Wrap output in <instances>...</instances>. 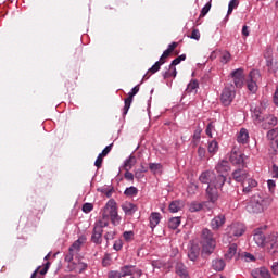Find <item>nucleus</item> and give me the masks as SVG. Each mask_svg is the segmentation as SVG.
<instances>
[{"instance_id": "b1692460", "label": "nucleus", "mask_w": 278, "mask_h": 278, "mask_svg": "<svg viewBox=\"0 0 278 278\" xmlns=\"http://www.w3.org/2000/svg\"><path fill=\"white\" fill-rule=\"evenodd\" d=\"M264 124L263 127L264 129H266V127H275V125H277V117H275L274 115H267L265 116V119H263Z\"/></svg>"}, {"instance_id": "39448f33", "label": "nucleus", "mask_w": 278, "mask_h": 278, "mask_svg": "<svg viewBox=\"0 0 278 278\" xmlns=\"http://www.w3.org/2000/svg\"><path fill=\"white\" fill-rule=\"evenodd\" d=\"M233 99H236V87L233 85H228L222 91L220 101L227 108L231 105Z\"/></svg>"}, {"instance_id": "680f3d73", "label": "nucleus", "mask_w": 278, "mask_h": 278, "mask_svg": "<svg viewBox=\"0 0 278 278\" xmlns=\"http://www.w3.org/2000/svg\"><path fill=\"white\" fill-rule=\"evenodd\" d=\"M113 249L115 251H121L123 249V241L122 240L115 241V243L113 244Z\"/></svg>"}, {"instance_id": "473e14b6", "label": "nucleus", "mask_w": 278, "mask_h": 278, "mask_svg": "<svg viewBox=\"0 0 278 278\" xmlns=\"http://www.w3.org/2000/svg\"><path fill=\"white\" fill-rule=\"evenodd\" d=\"M124 194L126 197H136L138 194V188L131 186L125 189Z\"/></svg>"}, {"instance_id": "aec40b11", "label": "nucleus", "mask_w": 278, "mask_h": 278, "mask_svg": "<svg viewBox=\"0 0 278 278\" xmlns=\"http://www.w3.org/2000/svg\"><path fill=\"white\" fill-rule=\"evenodd\" d=\"M103 240V230H101V228H94L92 230V235H91V242H93V244H101Z\"/></svg>"}, {"instance_id": "bf43d9fd", "label": "nucleus", "mask_w": 278, "mask_h": 278, "mask_svg": "<svg viewBox=\"0 0 278 278\" xmlns=\"http://www.w3.org/2000/svg\"><path fill=\"white\" fill-rule=\"evenodd\" d=\"M123 237L126 240V242H129V240H131L134 238V231H125L123 233Z\"/></svg>"}, {"instance_id": "603ef678", "label": "nucleus", "mask_w": 278, "mask_h": 278, "mask_svg": "<svg viewBox=\"0 0 278 278\" xmlns=\"http://www.w3.org/2000/svg\"><path fill=\"white\" fill-rule=\"evenodd\" d=\"M140 92V85L135 86L131 91L128 93V97H130V99H134V97H136V93Z\"/></svg>"}, {"instance_id": "dca6fc26", "label": "nucleus", "mask_w": 278, "mask_h": 278, "mask_svg": "<svg viewBox=\"0 0 278 278\" xmlns=\"http://www.w3.org/2000/svg\"><path fill=\"white\" fill-rule=\"evenodd\" d=\"M253 278H270V271L266 267H261L252 270Z\"/></svg>"}, {"instance_id": "a19ab883", "label": "nucleus", "mask_w": 278, "mask_h": 278, "mask_svg": "<svg viewBox=\"0 0 278 278\" xmlns=\"http://www.w3.org/2000/svg\"><path fill=\"white\" fill-rule=\"evenodd\" d=\"M238 5H240V1H238V0H230V2L228 4V12H227L228 16H229V14H231V12H233L235 8H238Z\"/></svg>"}, {"instance_id": "a211bd4d", "label": "nucleus", "mask_w": 278, "mask_h": 278, "mask_svg": "<svg viewBox=\"0 0 278 278\" xmlns=\"http://www.w3.org/2000/svg\"><path fill=\"white\" fill-rule=\"evenodd\" d=\"M122 210L125 212L126 216H134L136 214V211L138 210V205L131 203V202H125L122 204Z\"/></svg>"}, {"instance_id": "13d9d810", "label": "nucleus", "mask_w": 278, "mask_h": 278, "mask_svg": "<svg viewBox=\"0 0 278 278\" xmlns=\"http://www.w3.org/2000/svg\"><path fill=\"white\" fill-rule=\"evenodd\" d=\"M179 43L174 41L168 46V48L165 51H167L170 55V53H173V51H175V49H177Z\"/></svg>"}, {"instance_id": "37998d69", "label": "nucleus", "mask_w": 278, "mask_h": 278, "mask_svg": "<svg viewBox=\"0 0 278 278\" xmlns=\"http://www.w3.org/2000/svg\"><path fill=\"white\" fill-rule=\"evenodd\" d=\"M81 239L76 240L68 249L70 252L72 251H79L81 249Z\"/></svg>"}, {"instance_id": "79ce46f5", "label": "nucleus", "mask_w": 278, "mask_h": 278, "mask_svg": "<svg viewBox=\"0 0 278 278\" xmlns=\"http://www.w3.org/2000/svg\"><path fill=\"white\" fill-rule=\"evenodd\" d=\"M212 10V2H207L201 10L200 18H203V16L207 15V12Z\"/></svg>"}, {"instance_id": "052dcab7", "label": "nucleus", "mask_w": 278, "mask_h": 278, "mask_svg": "<svg viewBox=\"0 0 278 278\" xmlns=\"http://www.w3.org/2000/svg\"><path fill=\"white\" fill-rule=\"evenodd\" d=\"M49 266H51V263L47 262L45 264V267L41 270L39 269V271H38L39 275H41V276L47 275V273L49 271Z\"/></svg>"}, {"instance_id": "f8f14e48", "label": "nucleus", "mask_w": 278, "mask_h": 278, "mask_svg": "<svg viewBox=\"0 0 278 278\" xmlns=\"http://www.w3.org/2000/svg\"><path fill=\"white\" fill-rule=\"evenodd\" d=\"M215 170L217 172L216 175H223L225 181H227V174L231 170V167L228 161L223 160L216 165Z\"/></svg>"}, {"instance_id": "412c9836", "label": "nucleus", "mask_w": 278, "mask_h": 278, "mask_svg": "<svg viewBox=\"0 0 278 278\" xmlns=\"http://www.w3.org/2000/svg\"><path fill=\"white\" fill-rule=\"evenodd\" d=\"M160 220H162V215L157 212H152L150 215L151 229H155V227H157V225H160Z\"/></svg>"}, {"instance_id": "a18cd8bd", "label": "nucleus", "mask_w": 278, "mask_h": 278, "mask_svg": "<svg viewBox=\"0 0 278 278\" xmlns=\"http://www.w3.org/2000/svg\"><path fill=\"white\" fill-rule=\"evenodd\" d=\"M162 65L163 64L160 61H156L155 64L148 71V73L154 75V73H157V71H160Z\"/></svg>"}, {"instance_id": "f257e3e1", "label": "nucleus", "mask_w": 278, "mask_h": 278, "mask_svg": "<svg viewBox=\"0 0 278 278\" xmlns=\"http://www.w3.org/2000/svg\"><path fill=\"white\" fill-rule=\"evenodd\" d=\"M110 218L113 225H118V223H121V216H118V207L116 206V201L114 199H111L106 203L102 213V219L96 223L94 228L103 231V228L110 225Z\"/></svg>"}, {"instance_id": "ea45409f", "label": "nucleus", "mask_w": 278, "mask_h": 278, "mask_svg": "<svg viewBox=\"0 0 278 278\" xmlns=\"http://www.w3.org/2000/svg\"><path fill=\"white\" fill-rule=\"evenodd\" d=\"M254 118L255 121H258V123L266 121V117L262 116V110L260 108L254 109Z\"/></svg>"}, {"instance_id": "f03ea898", "label": "nucleus", "mask_w": 278, "mask_h": 278, "mask_svg": "<svg viewBox=\"0 0 278 278\" xmlns=\"http://www.w3.org/2000/svg\"><path fill=\"white\" fill-rule=\"evenodd\" d=\"M201 244L203 255H212L216 249V239L212 230L204 228L201 233Z\"/></svg>"}, {"instance_id": "cd10ccee", "label": "nucleus", "mask_w": 278, "mask_h": 278, "mask_svg": "<svg viewBox=\"0 0 278 278\" xmlns=\"http://www.w3.org/2000/svg\"><path fill=\"white\" fill-rule=\"evenodd\" d=\"M175 270L179 275V277L188 275V269L186 268V265H184V263L181 262H178L176 264Z\"/></svg>"}, {"instance_id": "2f4dec72", "label": "nucleus", "mask_w": 278, "mask_h": 278, "mask_svg": "<svg viewBox=\"0 0 278 278\" xmlns=\"http://www.w3.org/2000/svg\"><path fill=\"white\" fill-rule=\"evenodd\" d=\"M134 101V98H130L129 96L124 100V111H123V115L127 116V112H129V108H131V103Z\"/></svg>"}, {"instance_id": "393cba45", "label": "nucleus", "mask_w": 278, "mask_h": 278, "mask_svg": "<svg viewBox=\"0 0 278 278\" xmlns=\"http://www.w3.org/2000/svg\"><path fill=\"white\" fill-rule=\"evenodd\" d=\"M170 77H177V67L169 64L168 70L163 73V78L170 79Z\"/></svg>"}, {"instance_id": "0e129e2a", "label": "nucleus", "mask_w": 278, "mask_h": 278, "mask_svg": "<svg viewBox=\"0 0 278 278\" xmlns=\"http://www.w3.org/2000/svg\"><path fill=\"white\" fill-rule=\"evenodd\" d=\"M271 273H273V275L278 276V262H275V263L271 265Z\"/></svg>"}, {"instance_id": "f704fd0d", "label": "nucleus", "mask_w": 278, "mask_h": 278, "mask_svg": "<svg viewBox=\"0 0 278 278\" xmlns=\"http://www.w3.org/2000/svg\"><path fill=\"white\" fill-rule=\"evenodd\" d=\"M149 168H150L151 173H153L155 175V174L160 173V170H162V164L150 163Z\"/></svg>"}, {"instance_id": "5fc2aeb1", "label": "nucleus", "mask_w": 278, "mask_h": 278, "mask_svg": "<svg viewBox=\"0 0 278 278\" xmlns=\"http://www.w3.org/2000/svg\"><path fill=\"white\" fill-rule=\"evenodd\" d=\"M269 253H271V255L278 253V242L270 243Z\"/></svg>"}, {"instance_id": "20e7f679", "label": "nucleus", "mask_w": 278, "mask_h": 278, "mask_svg": "<svg viewBox=\"0 0 278 278\" xmlns=\"http://www.w3.org/2000/svg\"><path fill=\"white\" fill-rule=\"evenodd\" d=\"M201 184H207V186H212L216 184V186H225V176L216 175V173L212 170L203 172L199 177Z\"/></svg>"}, {"instance_id": "49530a36", "label": "nucleus", "mask_w": 278, "mask_h": 278, "mask_svg": "<svg viewBox=\"0 0 278 278\" xmlns=\"http://www.w3.org/2000/svg\"><path fill=\"white\" fill-rule=\"evenodd\" d=\"M277 136H278V127L274 128L267 132L268 140H275V138H277Z\"/></svg>"}, {"instance_id": "de8ad7c7", "label": "nucleus", "mask_w": 278, "mask_h": 278, "mask_svg": "<svg viewBox=\"0 0 278 278\" xmlns=\"http://www.w3.org/2000/svg\"><path fill=\"white\" fill-rule=\"evenodd\" d=\"M92 210H94V205L92 203H85L83 205V212H85V214H90Z\"/></svg>"}, {"instance_id": "c03bdc74", "label": "nucleus", "mask_w": 278, "mask_h": 278, "mask_svg": "<svg viewBox=\"0 0 278 278\" xmlns=\"http://www.w3.org/2000/svg\"><path fill=\"white\" fill-rule=\"evenodd\" d=\"M229 60H231V53H229V51L223 52L222 59H220L222 64H227Z\"/></svg>"}, {"instance_id": "2eb2a0df", "label": "nucleus", "mask_w": 278, "mask_h": 278, "mask_svg": "<svg viewBox=\"0 0 278 278\" xmlns=\"http://www.w3.org/2000/svg\"><path fill=\"white\" fill-rule=\"evenodd\" d=\"M225 215L220 214L215 216L212 220H211V227L214 231H218V229H220V227H223V225H225Z\"/></svg>"}, {"instance_id": "e2e57ef3", "label": "nucleus", "mask_w": 278, "mask_h": 278, "mask_svg": "<svg viewBox=\"0 0 278 278\" xmlns=\"http://www.w3.org/2000/svg\"><path fill=\"white\" fill-rule=\"evenodd\" d=\"M245 184H248V186H249L250 188H257V182H256L254 179H252V178H249V179L245 181Z\"/></svg>"}, {"instance_id": "4d7b16f0", "label": "nucleus", "mask_w": 278, "mask_h": 278, "mask_svg": "<svg viewBox=\"0 0 278 278\" xmlns=\"http://www.w3.org/2000/svg\"><path fill=\"white\" fill-rule=\"evenodd\" d=\"M243 257L245 262H255V256L249 252H244Z\"/></svg>"}, {"instance_id": "338daca9", "label": "nucleus", "mask_w": 278, "mask_h": 278, "mask_svg": "<svg viewBox=\"0 0 278 278\" xmlns=\"http://www.w3.org/2000/svg\"><path fill=\"white\" fill-rule=\"evenodd\" d=\"M271 149H274V153L278 155V140L271 142Z\"/></svg>"}, {"instance_id": "6ab92c4d", "label": "nucleus", "mask_w": 278, "mask_h": 278, "mask_svg": "<svg viewBox=\"0 0 278 278\" xmlns=\"http://www.w3.org/2000/svg\"><path fill=\"white\" fill-rule=\"evenodd\" d=\"M232 177L235 181H238L240 184L242 181H247V177H249V174L247 173V170L239 168L232 173Z\"/></svg>"}, {"instance_id": "9b49d317", "label": "nucleus", "mask_w": 278, "mask_h": 278, "mask_svg": "<svg viewBox=\"0 0 278 278\" xmlns=\"http://www.w3.org/2000/svg\"><path fill=\"white\" fill-rule=\"evenodd\" d=\"M244 233V224H231L228 230L229 238H240Z\"/></svg>"}, {"instance_id": "423d86ee", "label": "nucleus", "mask_w": 278, "mask_h": 278, "mask_svg": "<svg viewBox=\"0 0 278 278\" xmlns=\"http://www.w3.org/2000/svg\"><path fill=\"white\" fill-rule=\"evenodd\" d=\"M260 71L252 70L248 76L247 86L248 90L255 94L257 92V79H260Z\"/></svg>"}, {"instance_id": "7c9ffc66", "label": "nucleus", "mask_w": 278, "mask_h": 278, "mask_svg": "<svg viewBox=\"0 0 278 278\" xmlns=\"http://www.w3.org/2000/svg\"><path fill=\"white\" fill-rule=\"evenodd\" d=\"M179 225H181V217H172L168 220L169 229H177V227H179Z\"/></svg>"}, {"instance_id": "e433bc0d", "label": "nucleus", "mask_w": 278, "mask_h": 278, "mask_svg": "<svg viewBox=\"0 0 278 278\" xmlns=\"http://www.w3.org/2000/svg\"><path fill=\"white\" fill-rule=\"evenodd\" d=\"M218 151V142L216 140H212L208 143V153H216Z\"/></svg>"}, {"instance_id": "4c0bfd02", "label": "nucleus", "mask_w": 278, "mask_h": 278, "mask_svg": "<svg viewBox=\"0 0 278 278\" xmlns=\"http://www.w3.org/2000/svg\"><path fill=\"white\" fill-rule=\"evenodd\" d=\"M179 210H181V206L179 205V201H173L169 204V212H172L173 214L179 212Z\"/></svg>"}, {"instance_id": "bb28decb", "label": "nucleus", "mask_w": 278, "mask_h": 278, "mask_svg": "<svg viewBox=\"0 0 278 278\" xmlns=\"http://www.w3.org/2000/svg\"><path fill=\"white\" fill-rule=\"evenodd\" d=\"M237 252H238V244L236 243L230 244L227 253L225 254L226 260H233Z\"/></svg>"}, {"instance_id": "7ed1b4c3", "label": "nucleus", "mask_w": 278, "mask_h": 278, "mask_svg": "<svg viewBox=\"0 0 278 278\" xmlns=\"http://www.w3.org/2000/svg\"><path fill=\"white\" fill-rule=\"evenodd\" d=\"M266 207V199H264L260 193H256L250 198L245 210L249 214H262Z\"/></svg>"}, {"instance_id": "09e8293b", "label": "nucleus", "mask_w": 278, "mask_h": 278, "mask_svg": "<svg viewBox=\"0 0 278 278\" xmlns=\"http://www.w3.org/2000/svg\"><path fill=\"white\" fill-rule=\"evenodd\" d=\"M108 278H123V274L121 273V270H111L108 274Z\"/></svg>"}, {"instance_id": "c85d7f7f", "label": "nucleus", "mask_w": 278, "mask_h": 278, "mask_svg": "<svg viewBox=\"0 0 278 278\" xmlns=\"http://www.w3.org/2000/svg\"><path fill=\"white\" fill-rule=\"evenodd\" d=\"M188 257L191 262H197V258L199 257V247L192 245L189 250Z\"/></svg>"}, {"instance_id": "864d4df0", "label": "nucleus", "mask_w": 278, "mask_h": 278, "mask_svg": "<svg viewBox=\"0 0 278 278\" xmlns=\"http://www.w3.org/2000/svg\"><path fill=\"white\" fill-rule=\"evenodd\" d=\"M170 56V53H168L166 50L163 52V54L161 55L159 62L161 64H166V59Z\"/></svg>"}, {"instance_id": "c756f323", "label": "nucleus", "mask_w": 278, "mask_h": 278, "mask_svg": "<svg viewBox=\"0 0 278 278\" xmlns=\"http://www.w3.org/2000/svg\"><path fill=\"white\" fill-rule=\"evenodd\" d=\"M134 166H136V156L130 155L124 163V168L125 170H131V168H134Z\"/></svg>"}, {"instance_id": "72a5a7b5", "label": "nucleus", "mask_w": 278, "mask_h": 278, "mask_svg": "<svg viewBox=\"0 0 278 278\" xmlns=\"http://www.w3.org/2000/svg\"><path fill=\"white\" fill-rule=\"evenodd\" d=\"M263 55H264V59L266 61L274 60V58H273V46H267Z\"/></svg>"}, {"instance_id": "774afa93", "label": "nucleus", "mask_w": 278, "mask_h": 278, "mask_svg": "<svg viewBox=\"0 0 278 278\" xmlns=\"http://www.w3.org/2000/svg\"><path fill=\"white\" fill-rule=\"evenodd\" d=\"M274 103L278 108V85H277L275 93H274Z\"/></svg>"}, {"instance_id": "58836bf2", "label": "nucleus", "mask_w": 278, "mask_h": 278, "mask_svg": "<svg viewBox=\"0 0 278 278\" xmlns=\"http://www.w3.org/2000/svg\"><path fill=\"white\" fill-rule=\"evenodd\" d=\"M190 212H201L203 210V204L199 202H192L189 207Z\"/></svg>"}, {"instance_id": "ddd939ff", "label": "nucleus", "mask_w": 278, "mask_h": 278, "mask_svg": "<svg viewBox=\"0 0 278 278\" xmlns=\"http://www.w3.org/2000/svg\"><path fill=\"white\" fill-rule=\"evenodd\" d=\"M86 268H88V264L81 262V261H77V262H73L71 264H68V269L71 273H79L81 274L84 270H86Z\"/></svg>"}, {"instance_id": "5701e85b", "label": "nucleus", "mask_w": 278, "mask_h": 278, "mask_svg": "<svg viewBox=\"0 0 278 278\" xmlns=\"http://www.w3.org/2000/svg\"><path fill=\"white\" fill-rule=\"evenodd\" d=\"M237 141L241 144H247L249 142V131L242 128L237 137Z\"/></svg>"}, {"instance_id": "6e6d98bb", "label": "nucleus", "mask_w": 278, "mask_h": 278, "mask_svg": "<svg viewBox=\"0 0 278 278\" xmlns=\"http://www.w3.org/2000/svg\"><path fill=\"white\" fill-rule=\"evenodd\" d=\"M125 170H126L124 174L125 179H127V181H134V174L129 172V168H126Z\"/></svg>"}, {"instance_id": "8fccbe9b", "label": "nucleus", "mask_w": 278, "mask_h": 278, "mask_svg": "<svg viewBox=\"0 0 278 278\" xmlns=\"http://www.w3.org/2000/svg\"><path fill=\"white\" fill-rule=\"evenodd\" d=\"M190 38H191L192 40H200V38H201V33L199 31V29L194 28V29L192 30V33H191Z\"/></svg>"}, {"instance_id": "c9c22d12", "label": "nucleus", "mask_w": 278, "mask_h": 278, "mask_svg": "<svg viewBox=\"0 0 278 278\" xmlns=\"http://www.w3.org/2000/svg\"><path fill=\"white\" fill-rule=\"evenodd\" d=\"M197 88H199V81L192 80L188 84L187 92H197Z\"/></svg>"}, {"instance_id": "f3484780", "label": "nucleus", "mask_w": 278, "mask_h": 278, "mask_svg": "<svg viewBox=\"0 0 278 278\" xmlns=\"http://www.w3.org/2000/svg\"><path fill=\"white\" fill-rule=\"evenodd\" d=\"M254 241L257 247H266V236L262 232V228H257L254 233Z\"/></svg>"}, {"instance_id": "3c124183", "label": "nucleus", "mask_w": 278, "mask_h": 278, "mask_svg": "<svg viewBox=\"0 0 278 278\" xmlns=\"http://www.w3.org/2000/svg\"><path fill=\"white\" fill-rule=\"evenodd\" d=\"M275 242H277V235L273 233L266 238V244H275Z\"/></svg>"}, {"instance_id": "4be33fe9", "label": "nucleus", "mask_w": 278, "mask_h": 278, "mask_svg": "<svg viewBox=\"0 0 278 278\" xmlns=\"http://www.w3.org/2000/svg\"><path fill=\"white\" fill-rule=\"evenodd\" d=\"M266 66L268 68V73H273L275 75L278 71V61L275 59H269L266 61Z\"/></svg>"}, {"instance_id": "a878e982", "label": "nucleus", "mask_w": 278, "mask_h": 278, "mask_svg": "<svg viewBox=\"0 0 278 278\" xmlns=\"http://www.w3.org/2000/svg\"><path fill=\"white\" fill-rule=\"evenodd\" d=\"M212 266L214 270L217 273H220L222 270H225V261L223 258L214 260L212 263Z\"/></svg>"}, {"instance_id": "0eeeda50", "label": "nucleus", "mask_w": 278, "mask_h": 278, "mask_svg": "<svg viewBox=\"0 0 278 278\" xmlns=\"http://www.w3.org/2000/svg\"><path fill=\"white\" fill-rule=\"evenodd\" d=\"M229 160L233 164V166L244 167V154L240 151L239 148L232 149Z\"/></svg>"}, {"instance_id": "69168bd1", "label": "nucleus", "mask_w": 278, "mask_h": 278, "mask_svg": "<svg viewBox=\"0 0 278 278\" xmlns=\"http://www.w3.org/2000/svg\"><path fill=\"white\" fill-rule=\"evenodd\" d=\"M271 149H274V153L278 155V140L271 142Z\"/></svg>"}, {"instance_id": "6e6552de", "label": "nucleus", "mask_w": 278, "mask_h": 278, "mask_svg": "<svg viewBox=\"0 0 278 278\" xmlns=\"http://www.w3.org/2000/svg\"><path fill=\"white\" fill-rule=\"evenodd\" d=\"M119 271L122 273V277H131L132 275L142 277V269L136 268V265H124Z\"/></svg>"}, {"instance_id": "9d476101", "label": "nucleus", "mask_w": 278, "mask_h": 278, "mask_svg": "<svg viewBox=\"0 0 278 278\" xmlns=\"http://www.w3.org/2000/svg\"><path fill=\"white\" fill-rule=\"evenodd\" d=\"M220 188H223V186L216 184L207 186L206 199H208L211 203H216V201H218V189Z\"/></svg>"}, {"instance_id": "4468645a", "label": "nucleus", "mask_w": 278, "mask_h": 278, "mask_svg": "<svg viewBox=\"0 0 278 278\" xmlns=\"http://www.w3.org/2000/svg\"><path fill=\"white\" fill-rule=\"evenodd\" d=\"M112 147H114V143H111L109 146H106L102 152L98 155L96 162H94V166L97 168H101V166H103V157H105L108 155V153H110V151H112Z\"/></svg>"}, {"instance_id": "1a4fd4ad", "label": "nucleus", "mask_w": 278, "mask_h": 278, "mask_svg": "<svg viewBox=\"0 0 278 278\" xmlns=\"http://www.w3.org/2000/svg\"><path fill=\"white\" fill-rule=\"evenodd\" d=\"M230 77H232L236 88L244 86V70L238 68L232 71Z\"/></svg>"}]
</instances>
